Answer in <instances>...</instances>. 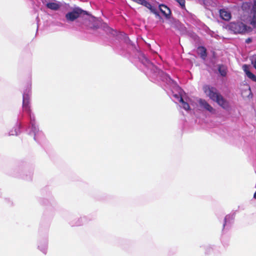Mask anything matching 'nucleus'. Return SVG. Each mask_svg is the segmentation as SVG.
<instances>
[{
    "mask_svg": "<svg viewBox=\"0 0 256 256\" xmlns=\"http://www.w3.org/2000/svg\"><path fill=\"white\" fill-rule=\"evenodd\" d=\"M202 89L207 96L222 108L228 110L230 108L228 101L224 98L216 88L210 85H205Z\"/></svg>",
    "mask_w": 256,
    "mask_h": 256,
    "instance_id": "nucleus-1",
    "label": "nucleus"
},
{
    "mask_svg": "<svg viewBox=\"0 0 256 256\" xmlns=\"http://www.w3.org/2000/svg\"><path fill=\"white\" fill-rule=\"evenodd\" d=\"M226 28L234 34H244L250 32L251 28L241 22H233L226 26Z\"/></svg>",
    "mask_w": 256,
    "mask_h": 256,
    "instance_id": "nucleus-2",
    "label": "nucleus"
},
{
    "mask_svg": "<svg viewBox=\"0 0 256 256\" xmlns=\"http://www.w3.org/2000/svg\"><path fill=\"white\" fill-rule=\"evenodd\" d=\"M84 15H88V14L86 11L80 8H76L72 12L66 14V18L68 20L72 22L81 16Z\"/></svg>",
    "mask_w": 256,
    "mask_h": 256,
    "instance_id": "nucleus-3",
    "label": "nucleus"
},
{
    "mask_svg": "<svg viewBox=\"0 0 256 256\" xmlns=\"http://www.w3.org/2000/svg\"><path fill=\"white\" fill-rule=\"evenodd\" d=\"M159 10L166 18L169 19L171 16V10L166 5L160 4L159 5Z\"/></svg>",
    "mask_w": 256,
    "mask_h": 256,
    "instance_id": "nucleus-4",
    "label": "nucleus"
},
{
    "mask_svg": "<svg viewBox=\"0 0 256 256\" xmlns=\"http://www.w3.org/2000/svg\"><path fill=\"white\" fill-rule=\"evenodd\" d=\"M199 104L202 106L210 112L212 113L214 112V108L206 100L200 99L199 100Z\"/></svg>",
    "mask_w": 256,
    "mask_h": 256,
    "instance_id": "nucleus-5",
    "label": "nucleus"
},
{
    "mask_svg": "<svg viewBox=\"0 0 256 256\" xmlns=\"http://www.w3.org/2000/svg\"><path fill=\"white\" fill-rule=\"evenodd\" d=\"M220 18L225 20H229L231 18L230 12L224 9L220 10Z\"/></svg>",
    "mask_w": 256,
    "mask_h": 256,
    "instance_id": "nucleus-6",
    "label": "nucleus"
},
{
    "mask_svg": "<svg viewBox=\"0 0 256 256\" xmlns=\"http://www.w3.org/2000/svg\"><path fill=\"white\" fill-rule=\"evenodd\" d=\"M29 96L28 95H24L23 96V109L24 110L30 112V107L29 106Z\"/></svg>",
    "mask_w": 256,
    "mask_h": 256,
    "instance_id": "nucleus-7",
    "label": "nucleus"
},
{
    "mask_svg": "<svg viewBox=\"0 0 256 256\" xmlns=\"http://www.w3.org/2000/svg\"><path fill=\"white\" fill-rule=\"evenodd\" d=\"M46 6L48 8L54 10H56L60 8V5L58 3L54 2L47 3Z\"/></svg>",
    "mask_w": 256,
    "mask_h": 256,
    "instance_id": "nucleus-8",
    "label": "nucleus"
},
{
    "mask_svg": "<svg viewBox=\"0 0 256 256\" xmlns=\"http://www.w3.org/2000/svg\"><path fill=\"white\" fill-rule=\"evenodd\" d=\"M200 52V56L203 58L205 59L206 56V50L204 46H200L198 48Z\"/></svg>",
    "mask_w": 256,
    "mask_h": 256,
    "instance_id": "nucleus-9",
    "label": "nucleus"
},
{
    "mask_svg": "<svg viewBox=\"0 0 256 256\" xmlns=\"http://www.w3.org/2000/svg\"><path fill=\"white\" fill-rule=\"evenodd\" d=\"M180 102L182 103V107H183V108L184 110H189L190 109V106L188 104V102H185L184 100L182 98V97H180Z\"/></svg>",
    "mask_w": 256,
    "mask_h": 256,
    "instance_id": "nucleus-10",
    "label": "nucleus"
},
{
    "mask_svg": "<svg viewBox=\"0 0 256 256\" xmlns=\"http://www.w3.org/2000/svg\"><path fill=\"white\" fill-rule=\"evenodd\" d=\"M250 24L254 28H256V11L252 13V16Z\"/></svg>",
    "mask_w": 256,
    "mask_h": 256,
    "instance_id": "nucleus-11",
    "label": "nucleus"
},
{
    "mask_svg": "<svg viewBox=\"0 0 256 256\" xmlns=\"http://www.w3.org/2000/svg\"><path fill=\"white\" fill-rule=\"evenodd\" d=\"M218 71L222 76H226V70L223 66H218Z\"/></svg>",
    "mask_w": 256,
    "mask_h": 256,
    "instance_id": "nucleus-12",
    "label": "nucleus"
},
{
    "mask_svg": "<svg viewBox=\"0 0 256 256\" xmlns=\"http://www.w3.org/2000/svg\"><path fill=\"white\" fill-rule=\"evenodd\" d=\"M247 76L252 81L256 82V76L250 72H247Z\"/></svg>",
    "mask_w": 256,
    "mask_h": 256,
    "instance_id": "nucleus-13",
    "label": "nucleus"
},
{
    "mask_svg": "<svg viewBox=\"0 0 256 256\" xmlns=\"http://www.w3.org/2000/svg\"><path fill=\"white\" fill-rule=\"evenodd\" d=\"M176 2H178L182 8H185V0H175Z\"/></svg>",
    "mask_w": 256,
    "mask_h": 256,
    "instance_id": "nucleus-14",
    "label": "nucleus"
},
{
    "mask_svg": "<svg viewBox=\"0 0 256 256\" xmlns=\"http://www.w3.org/2000/svg\"><path fill=\"white\" fill-rule=\"evenodd\" d=\"M242 68H243V70L244 71V72H246V74L247 75V72H250L249 70V66L246 65V64H244L243 66H242Z\"/></svg>",
    "mask_w": 256,
    "mask_h": 256,
    "instance_id": "nucleus-15",
    "label": "nucleus"
},
{
    "mask_svg": "<svg viewBox=\"0 0 256 256\" xmlns=\"http://www.w3.org/2000/svg\"><path fill=\"white\" fill-rule=\"evenodd\" d=\"M252 41V39L250 38H248L246 40V42L247 44H249Z\"/></svg>",
    "mask_w": 256,
    "mask_h": 256,
    "instance_id": "nucleus-16",
    "label": "nucleus"
},
{
    "mask_svg": "<svg viewBox=\"0 0 256 256\" xmlns=\"http://www.w3.org/2000/svg\"><path fill=\"white\" fill-rule=\"evenodd\" d=\"M254 198L256 199V192H254Z\"/></svg>",
    "mask_w": 256,
    "mask_h": 256,
    "instance_id": "nucleus-17",
    "label": "nucleus"
},
{
    "mask_svg": "<svg viewBox=\"0 0 256 256\" xmlns=\"http://www.w3.org/2000/svg\"><path fill=\"white\" fill-rule=\"evenodd\" d=\"M226 223V218H224V227L225 226Z\"/></svg>",
    "mask_w": 256,
    "mask_h": 256,
    "instance_id": "nucleus-18",
    "label": "nucleus"
},
{
    "mask_svg": "<svg viewBox=\"0 0 256 256\" xmlns=\"http://www.w3.org/2000/svg\"><path fill=\"white\" fill-rule=\"evenodd\" d=\"M248 91L250 92V88H248Z\"/></svg>",
    "mask_w": 256,
    "mask_h": 256,
    "instance_id": "nucleus-19",
    "label": "nucleus"
},
{
    "mask_svg": "<svg viewBox=\"0 0 256 256\" xmlns=\"http://www.w3.org/2000/svg\"><path fill=\"white\" fill-rule=\"evenodd\" d=\"M254 6H256V0L254 2Z\"/></svg>",
    "mask_w": 256,
    "mask_h": 256,
    "instance_id": "nucleus-20",
    "label": "nucleus"
}]
</instances>
